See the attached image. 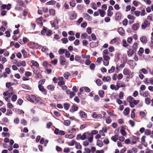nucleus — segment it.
<instances>
[{
    "label": "nucleus",
    "instance_id": "1",
    "mask_svg": "<svg viewBox=\"0 0 153 153\" xmlns=\"http://www.w3.org/2000/svg\"><path fill=\"white\" fill-rule=\"evenodd\" d=\"M127 100L129 103L131 107H134L135 105L138 104L140 101L139 100H135L133 98L130 96L127 98Z\"/></svg>",
    "mask_w": 153,
    "mask_h": 153
},
{
    "label": "nucleus",
    "instance_id": "2",
    "mask_svg": "<svg viewBox=\"0 0 153 153\" xmlns=\"http://www.w3.org/2000/svg\"><path fill=\"white\" fill-rule=\"evenodd\" d=\"M123 73L124 75H128L129 78H132L134 74V72L131 71L126 68H125L123 69Z\"/></svg>",
    "mask_w": 153,
    "mask_h": 153
},
{
    "label": "nucleus",
    "instance_id": "3",
    "mask_svg": "<svg viewBox=\"0 0 153 153\" xmlns=\"http://www.w3.org/2000/svg\"><path fill=\"white\" fill-rule=\"evenodd\" d=\"M89 133L86 132L84 133L82 135L78 134L77 135L76 139L78 140L81 139L82 140H85L87 137L89 138Z\"/></svg>",
    "mask_w": 153,
    "mask_h": 153
},
{
    "label": "nucleus",
    "instance_id": "4",
    "mask_svg": "<svg viewBox=\"0 0 153 153\" xmlns=\"http://www.w3.org/2000/svg\"><path fill=\"white\" fill-rule=\"evenodd\" d=\"M98 133V131L97 130H94L91 131V133H89V138L88 141L89 142L91 143L93 140V135L97 134Z\"/></svg>",
    "mask_w": 153,
    "mask_h": 153
},
{
    "label": "nucleus",
    "instance_id": "5",
    "mask_svg": "<svg viewBox=\"0 0 153 153\" xmlns=\"http://www.w3.org/2000/svg\"><path fill=\"white\" fill-rule=\"evenodd\" d=\"M59 61L60 64L62 65H68L69 63L68 62H66L64 56H61L60 57Z\"/></svg>",
    "mask_w": 153,
    "mask_h": 153
},
{
    "label": "nucleus",
    "instance_id": "6",
    "mask_svg": "<svg viewBox=\"0 0 153 153\" xmlns=\"http://www.w3.org/2000/svg\"><path fill=\"white\" fill-rule=\"evenodd\" d=\"M144 83L147 85H148L150 84L153 85V78H145L144 80Z\"/></svg>",
    "mask_w": 153,
    "mask_h": 153
},
{
    "label": "nucleus",
    "instance_id": "7",
    "mask_svg": "<svg viewBox=\"0 0 153 153\" xmlns=\"http://www.w3.org/2000/svg\"><path fill=\"white\" fill-rule=\"evenodd\" d=\"M116 84L117 87V89L118 90L120 87H125L124 83L120 81H118L116 83Z\"/></svg>",
    "mask_w": 153,
    "mask_h": 153
},
{
    "label": "nucleus",
    "instance_id": "8",
    "mask_svg": "<svg viewBox=\"0 0 153 153\" xmlns=\"http://www.w3.org/2000/svg\"><path fill=\"white\" fill-rule=\"evenodd\" d=\"M11 4H8L7 5L3 4L1 7V9L2 10H4L6 8L7 10H10L11 9Z\"/></svg>",
    "mask_w": 153,
    "mask_h": 153
},
{
    "label": "nucleus",
    "instance_id": "9",
    "mask_svg": "<svg viewBox=\"0 0 153 153\" xmlns=\"http://www.w3.org/2000/svg\"><path fill=\"white\" fill-rule=\"evenodd\" d=\"M52 27H54L55 29L57 28L58 27V22L57 20L55 19L53 20V22L51 23Z\"/></svg>",
    "mask_w": 153,
    "mask_h": 153
},
{
    "label": "nucleus",
    "instance_id": "10",
    "mask_svg": "<svg viewBox=\"0 0 153 153\" xmlns=\"http://www.w3.org/2000/svg\"><path fill=\"white\" fill-rule=\"evenodd\" d=\"M70 19L71 20H73L76 19V13H69Z\"/></svg>",
    "mask_w": 153,
    "mask_h": 153
},
{
    "label": "nucleus",
    "instance_id": "11",
    "mask_svg": "<svg viewBox=\"0 0 153 153\" xmlns=\"http://www.w3.org/2000/svg\"><path fill=\"white\" fill-rule=\"evenodd\" d=\"M149 22L147 20H145L142 25L141 27L143 29H145L146 27L149 25Z\"/></svg>",
    "mask_w": 153,
    "mask_h": 153
},
{
    "label": "nucleus",
    "instance_id": "12",
    "mask_svg": "<svg viewBox=\"0 0 153 153\" xmlns=\"http://www.w3.org/2000/svg\"><path fill=\"white\" fill-rule=\"evenodd\" d=\"M16 65L18 67L21 66L25 67L26 66V64L24 61H20L17 63Z\"/></svg>",
    "mask_w": 153,
    "mask_h": 153
},
{
    "label": "nucleus",
    "instance_id": "13",
    "mask_svg": "<svg viewBox=\"0 0 153 153\" xmlns=\"http://www.w3.org/2000/svg\"><path fill=\"white\" fill-rule=\"evenodd\" d=\"M79 114L80 116L82 118L86 119L87 117V114L86 113L83 111H80L79 112Z\"/></svg>",
    "mask_w": 153,
    "mask_h": 153
},
{
    "label": "nucleus",
    "instance_id": "14",
    "mask_svg": "<svg viewBox=\"0 0 153 153\" xmlns=\"http://www.w3.org/2000/svg\"><path fill=\"white\" fill-rule=\"evenodd\" d=\"M92 117L94 118L100 119L102 117V116L101 114H97L96 112H94L92 113Z\"/></svg>",
    "mask_w": 153,
    "mask_h": 153
},
{
    "label": "nucleus",
    "instance_id": "15",
    "mask_svg": "<svg viewBox=\"0 0 153 153\" xmlns=\"http://www.w3.org/2000/svg\"><path fill=\"white\" fill-rule=\"evenodd\" d=\"M83 16L86 20L91 21L92 20V17L86 13L83 14Z\"/></svg>",
    "mask_w": 153,
    "mask_h": 153
},
{
    "label": "nucleus",
    "instance_id": "16",
    "mask_svg": "<svg viewBox=\"0 0 153 153\" xmlns=\"http://www.w3.org/2000/svg\"><path fill=\"white\" fill-rule=\"evenodd\" d=\"M140 94L141 96L144 97H147L150 96L149 93L148 91H145L143 94L140 93Z\"/></svg>",
    "mask_w": 153,
    "mask_h": 153
},
{
    "label": "nucleus",
    "instance_id": "17",
    "mask_svg": "<svg viewBox=\"0 0 153 153\" xmlns=\"http://www.w3.org/2000/svg\"><path fill=\"white\" fill-rule=\"evenodd\" d=\"M118 31L121 35L122 36L124 35L125 31L122 27H120L118 29Z\"/></svg>",
    "mask_w": 153,
    "mask_h": 153
},
{
    "label": "nucleus",
    "instance_id": "18",
    "mask_svg": "<svg viewBox=\"0 0 153 153\" xmlns=\"http://www.w3.org/2000/svg\"><path fill=\"white\" fill-rule=\"evenodd\" d=\"M130 112V109L129 108L127 107L123 111V114L125 116L128 115Z\"/></svg>",
    "mask_w": 153,
    "mask_h": 153
},
{
    "label": "nucleus",
    "instance_id": "19",
    "mask_svg": "<svg viewBox=\"0 0 153 153\" xmlns=\"http://www.w3.org/2000/svg\"><path fill=\"white\" fill-rule=\"evenodd\" d=\"M14 110H15V111L19 115L21 114L22 113L23 114H24V112L22 110H20L17 108H15L14 109Z\"/></svg>",
    "mask_w": 153,
    "mask_h": 153
},
{
    "label": "nucleus",
    "instance_id": "20",
    "mask_svg": "<svg viewBox=\"0 0 153 153\" xmlns=\"http://www.w3.org/2000/svg\"><path fill=\"white\" fill-rule=\"evenodd\" d=\"M144 51L143 48H140L139 51L137 52V54L139 56H141Z\"/></svg>",
    "mask_w": 153,
    "mask_h": 153
},
{
    "label": "nucleus",
    "instance_id": "21",
    "mask_svg": "<svg viewBox=\"0 0 153 153\" xmlns=\"http://www.w3.org/2000/svg\"><path fill=\"white\" fill-rule=\"evenodd\" d=\"M111 80V77L109 76H108L106 77H104L102 79V80L104 82H108Z\"/></svg>",
    "mask_w": 153,
    "mask_h": 153
},
{
    "label": "nucleus",
    "instance_id": "22",
    "mask_svg": "<svg viewBox=\"0 0 153 153\" xmlns=\"http://www.w3.org/2000/svg\"><path fill=\"white\" fill-rule=\"evenodd\" d=\"M36 22L37 24L40 25L41 26H42L43 25L42 17H39L36 20Z\"/></svg>",
    "mask_w": 153,
    "mask_h": 153
},
{
    "label": "nucleus",
    "instance_id": "23",
    "mask_svg": "<svg viewBox=\"0 0 153 153\" xmlns=\"http://www.w3.org/2000/svg\"><path fill=\"white\" fill-rule=\"evenodd\" d=\"M139 27V25L138 23L134 24L133 25L132 28L134 30H137Z\"/></svg>",
    "mask_w": 153,
    "mask_h": 153
},
{
    "label": "nucleus",
    "instance_id": "24",
    "mask_svg": "<svg viewBox=\"0 0 153 153\" xmlns=\"http://www.w3.org/2000/svg\"><path fill=\"white\" fill-rule=\"evenodd\" d=\"M141 41L143 43H146L147 41V38L146 36H142L140 38Z\"/></svg>",
    "mask_w": 153,
    "mask_h": 153
},
{
    "label": "nucleus",
    "instance_id": "25",
    "mask_svg": "<svg viewBox=\"0 0 153 153\" xmlns=\"http://www.w3.org/2000/svg\"><path fill=\"white\" fill-rule=\"evenodd\" d=\"M118 134H116L114 136H112L111 138V139L113 141L116 142L118 139Z\"/></svg>",
    "mask_w": 153,
    "mask_h": 153
},
{
    "label": "nucleus",
    "instance_id": "26",
    "mask_svg": "<svg viewBox=\"0 0 153 153\" xmlns=\"http://www.w3.org/2000/svg\"><path fill=\"white\" fill-rule=\"evenodd\" d=\"M121 13L119 12H117L116 13L115 15V19L117 20H119L121 18Z\"/></svg>",
    "mask_w": 153,
    "mask_h": 153
},
{
    "label": "nucleus",
    "instance_id": "27",
    "mask_svg": "<svg viewBox=\"0 0 153 153\" xmlns=\"http://www.w3.org/2000/svg\"><path fill=\"white\" fill-rule=\"evenodd\" d=\"M140 72H141V73H143L145 74H147L148 73V71L145 68H143L140 70Z\"/></svg>",
    "mask_w": 153,
    "mask_h": 153
},
{
    "label": "nucleus",
    "instance_id": "28",
    "mask_svg": "<svg viewBox=\"0 0 153 153\" xmlns=\"http://www.w3.org/2000/svg\"><path fill=\"white\" fill-rule=\"evenodd\" d=\"M98 45V43L96 42H91L90 44V47L93 48L97 47Z\"/></svg>",
    "mask_w": 153,
    "mask_h": 153
},
{
    "label": "nucleus",
    "instance_id": "29",
    "mask_svg": "<svg viewBox=\"0 0 153 153\" xmlns=\"http://www.w3.org/2000/svg\"><path fill=\"white\" fill-rule=\"evenodd\" d=\"M127 55L128 56H131L134 53L133 50L130 49L127 51Z\"/></svg>",
    "mask_w": 153,
    "mask_h": 153
},
{
    "label": "nucleus",
    "instance_id": "30",
    "mask_svg": "<svg viewBox=\"0 0 153 153\" xmlns=\"http://www.w3.org/2000/svg\"><path fill=\"white\" fill-rule=\"evenodd\" d=\"M75 148L77 149H81L82 148V147L79 143L76 142L75 143Z\"/></svg>",
    "mask_w": 153,
    "mask_h": 153
},
{
    "label": "nucleus",
    "instance_id": "31",
    "mask_svg": "<svg viewBox=\"0 0 153 153\" xmlns=\"http://www.w3.org/2000/svg\"><path fill=\"white\" fill-rule=\"evenodd\" d=\"M118 38L117 37H115L112 39L110 42V43L111 44H114L116 43L118 41Z\"/></svg>",
    "mask_w": 153,
    "mask_h": 153
},
{
    "label": "nucleus",
    "instance_id": "32",
    "mask_svg": "<svg viewBox=\"0 0 153 153\" xmlns=\"http://www.w3.org/2000/svg\"><path fill=\"white\" fill-rule=\"evenodd\" d=\"M76 143V141L74 140H72L68 142L67 144L69 146H73Z\"/></svg>",
    "mask_w": 153,
    "mask_h": 153
},
{
    "label": "nucleus",
    "instance_id": "33",
    "mask_svg": "<svg viewBox=\"0 0 153 153\" xmlns=\"http://www.w3.org/2000/svg\"><path fill=\"white\" fill-rule=\"evenodd\" d=\"M63 106L64 108L66 110H67L70 107V105L68 103H65L64 104Z\"/></svg>",
    "mask_w": 153,
    "mask_h": 153
},
{
    "label": "nucleus",
    "instance_id": "34",
    "mask_svg": "<svg viewBox=\"0 0 153 153\" xmlns=\"http://www.w3.org/2000/svg\"><path fill=\"white\" fill-rule=\"evenodd\" d=\"M65 137L66 138L69 139H72L74 137V136L72 134H67L65 135Z\"/></svg>",
    "mask_w": 153,
    "mask_h": 153
},
{
    "label": "nucleus",
    "instance_id": "35",
    "mask_svg": "<svg viewBox=\"0 0 153 153\" xmlns=\"http://www.w3.org/2000/svg\"><path fill=\"white\" fill-rule=\"evenodd\" d=\"M97 145L100 147H102L103 146V143L101 140H98L97 141Z\"/></svg>",
    "mask_w": 153,
    "mask_h": 153
},
{
    "label": "nucleus",
    "instance_id": "36",
    "mask_svg": "<svg viewBox=\"0 0 153 153\" xmlns=\"http://www.w3.org/2000/svg\"><path fill=\"white\" fill-rule=\"evenodd\" d=\"M47 88L49 90L51 91L54 90V86L53 85H50L48 86Z\"/></svg>",
    "mask_w": 153,
    "mask_h": 153
},
{
    "label": "nucleus",
    "instance_id": "37",
    "mask_svg": "<svg viewBox=\"0 0 153 153\" xmlns=\"http://www.w3.org/2000/svg\"><path fill=\"white\" fill-rule=\"evenodd\" d=\"M71 76L70 74L68 72H66L64 74V77L66 79H68V77Z\"/></svg>",
    "mask_w": 153,
    "mask_h": 153
},
{
    "label": "nucleus",
    "instance_id": "38",
    "mask_svg": "<svg viewBox=\"0 0 153 153\" xmlns=\"http://www.w3.org/2000/svg\"><path fill=\"white\" fill-rule=\"evenodd\" d=\"M96 82L97 84L99 86H100L103 83V82L99 79H97Z\"/></svg>",
    "mask_w": 153,
    "mask_h": 153
},
{
    "label": "nucleus",
    "instance_id": "39",
    "mask_svg": "<svg viewBox=\"0 0 153 153\" xmlns=\"http://www.w3.org/2000/svg\"><path fill=\"white\" fill-rule=\"evenodd\" d=\"M56 1H51L47 2L46 4L47 5H53L55 4Z\"/></svg>",
    "mask_w": 153,
    "mask_h": 153
},
{
    "label": "nucleus",
    "instance_id": "40",
    "mask_svg": "<svg viewBox=\"0 0 153 153\" xmlns=\"http://www.w3.org/2000/svg\"><path fill=\"white\" fill-rule=\"evenodd\" d=\"M38 87L39 90L41 91L45 92V90L43 86L41 84H39Z\"/></svg>",
    "mask_w": 153,
    "mask_h": 153
},
{
    "label": "nucleus",
    "instance_id": "41",
    "mask_svg": "<svg viewBox=\"0 0 153 153\" xmlns=\"http://www.w3.org/2000/svg\"><path fill=\"white\" fill-rule=\"evenodd\" d=\"M47 28L45 27H43V29L41 31V33L42 34L44 35L47 32Z\"/></svg>",
    "mask_w": 153,
    "mask_h": 153
},
{
    "label": "nucleus",
    "instance_id": "42",
    "mask_svg": "<svg viewBox=\"0 0 153 153\" xmlns=\"http://www.w3.org/2000/svg\"><path fill=\"white\" fill-rule=\"evenodd\" d=\"M151 100L150 98H147L145 99V102L147 105H149L151 102Z\"/></svg>",
    "mask_w": 153,
    "mask_h": 153
},
{
    "label": "nucleus",
    "instance_id": "43",
    "mask_svg": "<svg viewBox=\"0 0 153 153\" xmlns=\"http://www.w3.org/2000/svg\"><path fill=\"white\" fill-rule=\"evenodd\" d=\"M71 109L73 111H77L78 110V108L77 106H76L74 105H73L71 107Z\"/></svg>",
    "mask_w": 153,
    "mask_h": 153
},
{
    "label": "nucleus",
    "instance_id": "44",
    "mask_svg": "<svg viewBox=\"0 0 153 153\" xmlns=\"http://www.w3.org/2000/svg\"><path fill=\"white\" fill-rule=\"evenodd\" d=\"M111 122V120L109 117H107L106 118V122L107 123L110 124Z\"/></svg>",
    "mask_w": 153,
    "mask_h": 153
},
{
    "label": "nucleus",
    "instance_id": "45",
    "mask_svg": "<svg viewBox=\"0 0 153 153\" xmlns=\"http://www.w3.org/2000/svg\"><path fill=\"white\" fill-rule=\"evenodd\" d=\"M104 91L102 90H100L99 91V94L100 97L102 98L104 97Z\"/></svg>",
    "mask_w": 153,
    "mask_h": 153
},
{
    "label": "nucleus",
    "instance_id": "46",
    "mask_svg": "<svg viewBox=\"0 0 153 153\" xmlns=\"http://www.w3.org/2000/svg\"><path fill=\"white\" fill-rule=\"evenodd\" d=\"M31 62L33 65L38 67L39 66V64L36 61L32 60L31 61Z\"/></svg>",
    "mask_w": 153,
    "mask_h": 153
},
{
    "label": "nucleus",
    "instance_id": "47",
    "mask_svg": "<svg viewBox=\"0 0 153 153\" xmlns=\"http://www.w3.org/2000/svg\"><path fill=\"white\" fill-rule=\"evenodd\" d=\"M66 50L63 49H60L58 51V53H59V54L61 55L64 53L66 51Z\"/></svg>",
    "mask_w": 153,
    "mask_h": 153
},
{
    "label": "nucleus",
    "instance_id": "48",
    "mask_svg": "<svg viewBox=\"0 0 153 153\" xmlns=\"http://www.w3.org/2000/svg\"><path fill=\"white\" fill-rule=\"evenodd\" d=\"M135 109H134L131 111V117L133 119L135 117V114L134 113Z\"/></svg>",
    "mask_w": 153,
    "mask_h": 153
},
{
    "label": "nucleus",
    "instance_id": "49",
    "mask_svg": "<svg viewBox=\"0 0 153 153\" xmlns=\"http://www.w3.org/2000/svg\"><path fill=\"white\" fill-rule=\"evenodd\" d=\"M89 142L88 140H86L84 141L83 143V145L85 147L88 146L89 144Z\"/></svg>",
    "mask_w": 153,
    "mask_h": 153
},
{
    "label": "nucleus",
    "instance_id": "50",
    "mask_svg": "<svg viewBox=\"0 0 153 153\" xmlns=\"http://www.w3.org/2000/svg\"><path fill=\"white\" fill-rule=\"evenodd\" d=\"M13 112L10 109H7V112L6 113V115L7 116H9L10 115L12 114Z\"/></svg>",
    "mask_w": 153,
    "mask_h": 153
},
{
    "label": "nucleus",
    "instance_id": "51",
    "mask_svg": "<svg viewBox=\"0 0 153 153\" xmlns=\"http://www.w3.org/2000/svg\"><path fill=\"white\" fill-rule=\"evenodd\" d=\"M100 15L101 17H103L105 14V12L104 10H99Z\"/></svg>",
    "mask_w": 153,
    "mask_h": 153
},
{
    "label": "nucleus",
    "instance_id": "52",
    "mask_svg": "<svg viewBox=\"0 0 153 153\" xmlns=\"http://www.w3.org/2000/svg\"><path fill=\"white\" fill-rule=\"evenodd\" d=\"M115 70V67L114 66H112L111 67V68L108 70V72L110 73H112Z\"/></svg>",
    "mask_w": 153,
    "mask_h": 153
},
{
    "label": "nucleus",
    "instance_id": "53",
    "mask_svg": "<svg viewBox=\"0 0 153 153\" xmlns=\"http://www.w3.org/2000/svg\"><path fill=\"white\" fill-rule=\"evenodd\" d=\"M4 137H9L10 136V135L9 133H5L4 132H3L1 134Z\"/></svg>",
    "mask_w": 153,
    "mask_h": 153
},
{
    "label": "nucleus",
    "instance_id": "54",
    "mask_svg": "<svg viewBox=\"0 0 153 153\" xmlns=\"http://www.w3.org/2000/svg\"><path fill=\"white\" fill-rule=\"evenodd\" d=\"M17 99V96L16 95H13L12 96L11 100L13 102H15L16 101Z\"/></svg>",
    "mask_w": 153,
    "mask_h": 153
},
{
    "label": "nucleus",
    "instance_id": "55",
    "mask_svg": "<svg viewBox=\"0 0 153 153\" xmlns=\"http://www.w3.org/2000/svg\"><path fill=\"white\" fill-rule=\"evenodd\" d=\"M103 57L104 60H109L110 59V57L107 55H104Z\"/></svg>",
    "mask_w": 153,
    "mask_h": 153
},
{
    "label": "nucleus",
    "instance_id": "56",
    "mask_svg": "<svg viewBox=\"0 0 153 153\" xmlns=\"http://www.w3.org/2000/svg\"><path fill=\"white\" fill-rule=\"evenodd\" d=\"M88 35L86 33H84L81 35V38L82 39H85L86 38Z\"/></svg>",
    "mask_w": 153,
    "mask_h": 153
},
{
    "label": "nucleus",
    "instance_id": "57",
    "mask_svg": "<svg viewBox=\"0 0 153 153\" xmlns=\"http://www.w3.org/2000/svg\"><path fill=\"white\" fill-rule=\"evenodd\" d=\"M7 107L9 109H12L13 107V105L10 102L7 103Z\"/></svg>",
    "mask_w": 153,
    "mask_h": 153
},
{
    "label": "nucleus",
    "instance_id": "58",
    "mask_svg": "<svg viewBox=\"0 0 153 153\" xmlns=\"http://www.w3.org/2000/svg\"><path fill=\"white\" fill-rule=\"evenodd\" d=\"M36 97L35 96L33 95H31L30 102H34V100H35Z\"/></svg>",
    "mask_w": 153,
    "mask_h": 153
},
{
    "label": "nucleus",
    "instance_id": "59",
    "mask_svg": "<svg viewBox=\"0 0 153 153\" xmlns=\"http://www.w3.org/2000/svg\"><path fill=\"white\" fill-rule=\"evenodd\" d=\"M117 87H115L114 84H112L110 86V88L112 90H115V91L117 90L118 89H117Z\"/></svg>",
    "mask_w": 153,
    "mask_h": 153
},
{
    "label": "nucleus",
    "instance_id": "60",
    "mask_svg": "<svg viewBox=\"0 0 153 153\" xmlns=\"http://www.w3.org/2000/svg\"><path fill=\"white\" fill-rule=\"evenodd\" d=\"M74 44L75 46L78 45L79 44V40L76 39L74 42Z\"/></svg>",
    "mask_w": 153,
    "mask_h": 153
},
{
    "label": "nucleus",
    "instance_id": "61",
    "mask_svg": "<svg viewBox=\"0 0 153 153\" xmlns=\"http://www.w3.org/2000/svg\"><path fill=\"white\" fill-rule=\"evenodd\" d=\"M132 48L133 49L135 50L138 48V44L137 43H134L133 45Z\"/></svg>",
    "mask_w": 153,
    "mask_h": 153
},
{
    "label": "nucleus",
    "instance_id": "62",
    "mask_svg": "<svg viewBox=\"0 0 153 153\" xmlns=\"http://www.w3.org/2000/svg\"><path fill=\"white\" fill-rule=\"evenodd\" d=\"M70 121L68 120H66L64 121V124L66 126H68L70 124Z\"/></svg>",
    "mask_w": 153,
    "mask_h": 153
},
{
    "label": "nucleus",
    "instance_id": "63",
    "mask_svg": "<svg viewBox=\"0 0 153 153\" xmlns=\"http://www.w3.org/2000/svg\"><path fill=\"white\" fill-rule=\"evenodd\" d=\"M61 40L62 42V43L64 44H66L68 43V40L66 38L62 39Z\"/></svg>",
    "mask_w": 153,
    "mask_h": 153
},
{
    "label": "nucleus",
    "instance_id": "64",
    "mask_svg": "<svg viewBox=\"0 0 153 153\" xmlns=\"http://www.w3.org/2000/svg\"><path fill=\"white\" fill-rule=\"evenodd\" d=\"M19 119L18 117H16L14 119L13 122L15 124H18L19 122Z\"/></svg>",
    "mask_w": 153,
    "mask_h": 153
}]
</instances>
